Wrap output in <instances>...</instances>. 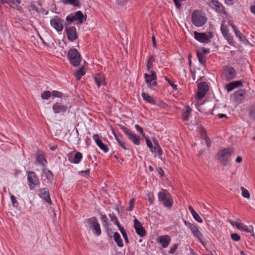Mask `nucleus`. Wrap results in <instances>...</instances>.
Masks as SVG:
<instances>
[{
    "instance_id": "obj_20",
    "label": "nucleus",
    "mask_w": 255,
    "mask_h": 255,
    "mask_svg": "<svg viewBox=\"0 0 255 255\" xmlns=\"http://www.w3.org/2000/svg\"><path fill=\"white\" fill-rule=\"evenodd\" d=\"M150 75L147 74H144V78L145 79V81L147 84L151 82L153 80H155L156 79V75L154 71L153 70L149 71Z\"/></svg>"
},
{
    "instance_id": "obj_11",
    "label": "nucleus",
    "mask_w": 255,
    "mask_h": 255,
    "mask_svg": "<svg viewBox=\"0 0 255 255\" xmlns=\"http://www.w3.org/2000/svg\"><path fill=\"white\" fill-rule=\"evenodd\" d=\"M133 222L134 227L136 234L141 237H144L145 235V231L141 224L136 219L134 220Z\"/></svg>"
},
{
    "instance_id": "obj_25",
    "label": "nucleus",
    "mask_w": 255,
    "mask_h": 255,
    "mask_svg": "<svg viewBox=\"0 0 255 255\" xmlns=\"http://www.w3.org/2000/svg\"><path fill=\"white\" fill-rule=\"evenodd\" d=\"M153 141L154 145V147H153V152H157L159 155H161L162 154L161 148L158 144L157 141L154 138Z\"/></svg>"
},
{
    "instance_id": "obj_36",
    "label": "nucleus",
    "mask_w": 255,
    "mask_h": 255,
    "mask_svg": "<svg viewBox=\"0 0 255 255\" xmlns=\"http://www.w3.org/2000/svg\"><path fill=\"white\" fill-rule=\"evenodd\" d=\"M224 38L228 41L229 44H232L233 43V37L231 34L228 32L224 35H223Z\"/></svg>"
},
{
    "instance_id": "obj_12",
    "label": "nucleus",
    "mask_w": 255,
    "mask_h": 255,
    "mask_svg": "<svg viewBox=\"0 0 255 255\" xmlns=\"http://www.w3.org/2000/svg\"><path fill=\"white\" fill-rule=\"evenodd\" d=\"M66 32L68 39L71 41H73L78 37L76 33V29L74 26L66 28Z\"/></svg>"
},
{
    "instance_id": "obj_47",
    "label": "nucleus",
    "mask_w": 255,
    "mask_h": 255,
    "mask_svg": "<svg viewBox=\"0 0 255 255\" xmlns=\"http://www.w3.org/2000/svg\"><path fill=\"white\" fill-rule=\"evenodd\" d=\"M135 129L139 132L142 136L145 137V134L143 132L142 128L138 125H135L134 126Z\"/></svg>"
},
{
    "instance_id": "obj_4",
    "label": "nucleus",
    "mask_w": 255,
    "mask_h": 255,
    "mask_svg": "<svg viewBox=\"0 0 255 255\" xmlns=\"http://www.w3.org/2000/svg\"><path fill=\"white\" fill-rule=\"evenodd\" d=\"M159 200L163 202V205L166 207H171L172 202L170 199V194L165 190H162L158 194Z\"/></svg>"
},
{
    "instance_id": "obj_33",
    "label": "nucleus",
    "mask_w": 255,
    "mask_h": 255,
    "mask_svg": "<svg viewBox=\"0 0 255 255\" xmlns=\"http://www.w3.org/2000/svg\"><path fill=\"white\" fill-rule=\"evenodd\" d=\"M63 1L64 3L71 4L75 6L79 5V0H63Z\"/></svg>"
},
{
    "instance_id": "obj_57",
    "label": "nucleus",
    "mask_w": 255,
    "mask_h": 255,
    "mask_svg": "<svg viewBox=\"0 0 255 255\" xmlns=\"http://www.w3.org/2000/svg\"><path fill=\"white\" fill-rule=\"evenodd\" d=\"M119 145L125 150H128L129 148L126 145V144L123 141H119Z\"/></svg>"
},
{
    "instance_id": "obj_52",
    "label": "nucleus",
    "mask_w": 255,
    "mask_h": 255,
    "mask_svg": "<svg viewBox=\"0 0 255 255\" xmlns=\"http://www.w3.org/2000/svg\"><path fill=\"white\" fill-rule=\"evenodd\" d=\"M250 117L253 119H255V107H252L250 111Z\"/></svg>"
},
{
    "instance_id": "obj_56",
    "label": "nucleus",
    "mask_w": 255,
    "mask_h": 255,
    "mask_svg": "<svg viewBox=\"0 0 255 255\" xmlns=\"http://www.w3.org/2000/svg\"><path fill=\"white\" fill-rule=\"evenodd\" d=\"M87 18V14L85 12V14H84L83 12H81V23H82L83 22H84L86 20Z\"/></svg>"
},
{
    "instance_id": "obj_13",
    "label": "nucleus",
    "mask_w": 255,
    "mask_h": 255,
    "mask_svg": "<svg viewBox=\"0 0 255 255\" xmlns=\"http://www.w3.org/2000/svg\"><path fill=\"white\" fill-rule=\"evenodd\" d=\"M93 138L95 140V142L96 143L97 145L101 150H102L105 153L108 152V147L103 142L102 140L100 138L98 134H94Z\"/></svg>"
},
{
    "instance_id": "obj_37",
    "label": "nucleus",
    "mask_w": 255,
    "mask_h": 255,
    "mask_svg": "<svg viewBox=\"0 0 255 255\" xmlns=\"http://www.w3.org/2000/svg\"><path fill=\"white\" fill-rule=\"evenodd\" d=\"M245 94V93L244 91H240L237 92L235 94V96L237 99L241 100L243 98Z\"/></svg>"
},
{
    "instance_id": "obj_7",
    "label": "nucleus",
    "mask_w": 255,
    "mask_h": 255,
    "mask_svg": "<svg viewBox=\"0 0 255 255\" xmlns=\"http://www.w3.org/2000/svg\"><path fill=\"white\" fill-rule=\"evenodd\" d=\"M230 223L233 226L236 227L237 229L247 233H252L253 231V227L252 226L250 227L251 228V229H250L247 225L243 224L239 219H237L236 221L230 220Z\"/></svg>"
},
{
    "instance_id": "obj_61",
    "label": "nucleus",
    "mask_w": 255,
    "mask_h": 255,
    "mask_svg": "<svg viewBox=\"0 0 255 255\" xmlns=\"http://www.w3.org/2000/svg\"><path fill=\"white\" fill-rule=\"evenodd\" d=\"M117 226H118V227L119 230L120 231L122 235H123L124 233L125 234L126 233L125 232L124 229L121 226L120 223L119 224H118Z\"/></svg>"
},
{
    "instance_id": "obj_39",
    "label": "nucleus",
    "mask_w": 255,
    "mask_h": 255,
    "mask_svg": "<svg viewBox=\"0 0 255 255\" xmlns=\"http://www.w3.org/2000/svg\"><path fill=\"white\" fill-rule=\"evenodd\" d=\"M235 35L241 41H244L246 39L245 37L244 36L243 33H242L239 30L236 31Z\"/></svg>"
},
{
    "instance_id": "obj_6",
    "label": "nucleus",
    "mask_w": 255,
    "mask_h": 255,
    "mask_svg": "<svg viewBox=\"0 0 255 255\" xmlns=\"http://www.w3.org/2000/svg\"><path fill=\"white\" fill-rule=\"evenodd\" d=\"M27 180L29 182V187L30 189H33L36 186L40 184V181L34 172H27Z\"/></svg>"
},
{
    "instance_id": "obj_51",
    "label": "nucleus",
    "mask_w": 255,
    "mask_h": 255,
    "mask_svg": "<svg viewBox=\"0 0 255 255\" xmlns=\"http://www.w3.org/2000/svg\"><path fill=\"white\" fill-rule=\"evenodd\" d=\"M178 248L177 244H174L173 247L171 248L170 251H169V253L171 254H173L175 253L177 249Z\"/></svg>"
},
{
    "instance_id": "obj_8",
    "label": "nucleus",
    "mask_w": 255,
    "mask_h": 255,
    "mask_svg": "<svg viewBox=\"0 0 255 255\" xmlns=\"http://www.w3.org/2000/svg\"><path fill=\"white\" fill-rule=\"evenodd\" d=\"M194 35L195 39L202 43H207L213 37L211 32L199 33L195 31L194 32Z\"/></svg>"
},
{
    "instance_id": "obj_16",
    "label": "nucleus",
    "mask_w": 255,
    "mask_h": 255,
    "mask_svg": "<svg viewBox=\"0 0 255 255\" xmlns=\"http://www.w3.org/2000/svg\"><path fill=\"white\" fill-rule=\"evenodd\" d=\"M68 158L70 162L77 164L80 162V152H71L68 154Z\"/></svg>"
},
{
    "instance_id": "obj_18",
    "label": "nucleus",
    "mask_w": 255,
    "mask_h": 255,
    "mask_svg": "<svg viewBox=\"0 0 255 255\" xmlns=\"http://www.w3.org/2000/svg\"><path fill=\"white\" fill-rule=\"evenodd\" d=\"M40 197L49 205L51 204V200L49 196V190L47 188L40 190Z\"/></svg>"
},
{
    "instance_id": "obj_28",
    "label": "nucleus",
    "mask_w": 255,
    "mask_h": 255,
    "mask_svg": "<svg viewBox=\"0 0 255 255\" xmlns=\"http://www.w3.org/2000/svg\"><path fill=\"white\" fill-rule=\"evenodd\" d=\"M213 5L216 7V11L219 12H221L224 10V7L219 2L218 0L212 2Z\"/></svg>"
},
{
    "instance_id": "obj_46",
    "label": "nucleus",
    "mask_w": 255,
    "mask_h": 255,
    "mask_svg": "<svg viewBox=\"0 0 255 255\" xmlns=\"http://www.w3.org/2000/svg\"><path fill=\"white\" fill-rule=\"evenodd\" d=\"M110 217L111 219V221L112 222H114L115 224L117 225L118 224H119L118 220L116 216L112 215L111 214H110Z\"/></svg>"
},
{
    "instance_id": "obj_38",
    "label": "nucleus",
    "mask_w": 255,
    "mask_h": 255,
    "mask_svg": "<svg viewBox=\"0 0 255 255\" xmlns=\"http://www.w3.org/2000/svg\"><path fill=\"white\" fill-rule=\"evenodd\" d=\"M51 96V92L49 91H46L41 94V97L42 99L47 100Z\"/></svg>"
},
{
    "instance_id": "obj_29",
    "label": "nucleus",
    "mask_w": 255,
    "mask_h": 255,
    "mask_svg": "<svg viewBox=\"0 0 255 255\" xmlns=\"http://www.w3.org/2000/svg\"><path fill=\"white\" fill-rule=\"evenodd\" d=\"M43 171L44 173L46 178L50 181L53 179V175L51 171L45 168L43 169Z\"/></svg>"
},
{
    "instance_id": "obj_59",
    "label": "nucleus",
    "mask_w": 255,
    "mask_h": 255,
    "mask_svg": "<svg viewBox=\"0 0 255 255\" xmlns=\"http://www.w3.org/2000/svg\"><path fill=\"white\" fill-rule=\"evenodd\" d=\"M12 204L13 206H15V203H17L15 197L13 195L10 196Z\"/></svg>"
},
{
    "instance_id": "obj_5",
    "label": "nucleus",
    "mask_w": 255,
    "mask_h": 255,
    "mask_svg": "<svg viewBox=\"0 0 255 255\" xmlns=\"http://www.w3.org/2000/svg\"><path fill=\"white\" fill-rule=\"evenodd\" d=\"M87 222L89 226V228L96 234L97 236H99L101 234V230L98 220L95 217H92L88 219Z\"/></svg>"
},
{
    "instance_id": "obj_27",
    "label": "nucleus",
    "mask_w": 255,
    "mask_h": 255,
    "mask_svg": "<svg viewBox=\"0 0 255 255\" xmlns=\"http://www.w3.org/2000/svg\"><path fill=\"white\" fill-rule=\"evenodd\" d=\"M201 133L202 136H203L204 139L205 140L206 144L208 147H210L211 144V141L208 136L206 134V131L202 129L201 131Z\"/></svg>"
},
{
    "instance_id": "obj_2",
    "label": "nucleus",
    "mask_w": 255,
    "mask_h": 255,
    "mask_svg": "<svg viewBox=\"0 0 255 255\" xmlns=\"http://www.w3.org/2000/svg\"><path fill=\"white\" fill-rule=\"evenodd\" d=\"M67 57L73 66L77 67L80 65V53L76 49H70L68 52Z\"/></svg>"
},
{
    "instance_id": "obj_58",
    "label": "nucleus",
    "mask_w": 255,
    "mask_h": 255,
    "mask_svg": "<svg viewBox=\"0 0 255 255\" xmlns=\"http://www.w3.org/2000/svg\"><path fill=\"white\" fill-rule=\"evenodd\" d=\"M234 88L232 82L227 85V90L228 92L232 91Z\"/></svg>"
},
{
    "instance_id": "obj_15",
    "label": "nucleus",
    "mask_w": 255,
    "mask_h": 255,
    "mask_svg": "<svg viewBox=\"0 0 255 255\" xmlns=\"http://www.w3.org/2000/svg\"><path fill=\"white\" fill-rule=\"evenodd\" d=\"M225 79L229 81L236 77V71L234 68L228 67L225 69Z\"/></svg>"
},
{
    "instance_id": "obj_41",
    "label": "nucleus",
    "mask_w": 255,
    "mask_h": 255,
    "mask_svg": "<svg viewBox=\"0 0 255 255\" xmlns=\"http://www.w3.org/2000/svg\"><path fill=\"white\" fill-rule=\"evenodd\" d=\"M194 219L198 222L200 223H202L203 222V220L198 213L196 212L193 213V214L192 215Z\"/></svg>"
},
{
    "instance_id": "obj_62",
    "label": "nucleus",
    "mask_w": 255,
    "mask_h": 255,
    "mask_svg": "<svg viewBox=\"0 0 255 255\" xmlns=\"http://www.w3.org/2000/svg\"><path fill=\"white\" fill-rule=\"evenodd\" d=\"M117 226H118V227L119 230L120 231L122 235H123L124 233L125 234L126 233L125 232L124 229L121 226L120 223L119 224H118Z\"/></svg>"
},
{
    "instance_id": "obj_60",
    "label": "nucleus",
    "mask_w": 255,
    "mask_h": 255,
    "mask_svg": "<svg viewBox=\"0 0 255 255\" xmlns=\"http://www.w3.org/2000/svg\"><path fill=\"white\" fill-rule=\"evenodd\" d=\"M90 168H87L86 169L84 170H81V174H85L86 175H89V172H90Z\"/></svg>"
},
{
    "instance_id": "obj_54",
    "label": "nucleus",
    "mask_w": 255,
    "mask_h": 255,
    "mask_svg": "<svg viewBox=\"0 0 255 255\" xmlns=\"http://www.w3.org/2000/svg\"><path fill=\"white\" fill-rule=\"evenodd\" d=\"M133 205H134V199H132L129 201V207L127 209V210L131 211L133 209Z\"/></svg>"
},
{
    "instance_id": "obj_24",
    "label": "nucleus",
    "mask_w": 255,
    "mask_h": 255,
    "mask_svg": "<svg viewBox=\"0 0 255 255\" xmlns=\"http://www.w3.org/2000/svg\"><path fill=\"white\" fill-rule=\"evenodd\" d=\"M141 96H142L143 99L144 100H145L146 101H147V102H148L152 105L155 104V103L154 102L153 98L151 96H150L148 94L145 93L143 92L142 93Z\"/></svg>"
},
{
    "instance_id": "obj_17",
    "label": "nucleus",
    "mask_w": 255,
    "mask_h": 255,
    "mask_svg": "<svg viewBox=\"0 0 255 255\" xmlns=\"http://www.w3.org/2000/svg\"><path fill=\"white\" fill-rule=\"evenodd\" d=\"M67 107L60 103H56L53 106V110L55 114H63L67 111Z\"/></svg>"
},
{
    "instance_id": "obj_10",
    "label": "nucleus",
    "mask_w": 255,
    "mask_h": 255,
    "mask_svg": "<svg viewBox=\"0 0 255 255\" xmlns=\"http://www.w3.org/2000/svg\"><path fill=\"white\" fill-rule=\"evenodd\" d=\"M51 25L57 31H61L63 29V23L58 16H55L50 20Z\"/></svg>"
},
{
    "instance_id": "obj_21",
    "label": "nucleus",
    "mask_w": 255,
    "mask_h": 255,
    "mask_svg": "<svg viewBox=\"0 0 255 255\" xmlns=\"http://www.w3.org/2000/svg\"><path fill=\"white\" fill-rule=\"evenodd\" d=\"M96 83L98 87L105 84V78L102 74H99L94 77Z\"/></svg>"
},
{
    "instance_id": "obj_64",
    "label": "nucleus",
    "mask_w": 255,
    "mask_h": 255,
    "mask_svg": "<svg viewBox=\"0 0 255 255\" xmlns=\"http://www.w3.org/2000/svg\"><path fill=\"white\" fill-rule=\"evenodd\" d=\"M182 116H183V118L184 120L187 121L189 118V114H186V113L183 112L182 114Z\"/></svg>"
},
{
    "instance_id": "obj_14",
    "label": "nucleus",
    "mask_w": 255,
    "mask_h": 255,
    "mask_svg": "<svg viewBox=\"0 0 255 255\" xmlns=\"http://www.w3.org/2000/svg\"><path fill=\"white\" fill-rule=\"evenodd\" d=\"M66 21L68 24H70L75 21L80 23V11H77L68 15L66 17Z\"/></svg>"
},
{
    "instance_id": "obj_55",
    "label": "nucleus",
    "mask_w": 255,
    "mask_h": 255,
    "mask_svg": "<svg viewBox=\"0 0 255 255\" xmlns=\"http://www.w3.org/2000/svg\"><path fill=\"white\" fill-rule=\"evenodd\" d=\"M228 23H229V25H230L232 27L233 30H234L235 33H236V31L239 30L238 28L233 24V23L232 21L229 20L228 21Z\"/></svg>"
},
{
    "instance_id": "obj_40",
    "label": "nucleus",
    "mask_w": 255,
    "mask_h": 255,
    "mask_svg": "<svg viewBox=\"0 0 255 255\" xmlns=\"http://www.w3.org/2000/svg\"><path fill=\"white\" fill-rule=\"evenodd\" d=\"M188 226L193 234L198 230L197 226L190 223H188Z\"/></svg>"
},
{
    "instance_id": "obj_49",
    "label": "nucleus",
    "mask_w": 255,
    "mask_h": 255,
    "mask_svg": "<svg viewBox=\"0 0 255 255\" xmlns=\"http://www.w3.org/2000/svg\"><path fill=\"white\" fill-rule=\"evenodd\" d=\"M165 79L168 82L169 84L173 88V89H174V90H177V85H176L174 84L171 80H170L169 79H167L166 77H165Z\"/></svg>"
},
{
    "instance_id": "obj_23",
    "label": "nucleus",
    "mask_w": 255,
    "mask_h": 255,
    "mask_svg": "<svg viewBox=\"0 0 255 255\" xmlns=\"http://www.w3.org/2000/svg\"><path fill=\"white\" fill-rule=\"evenodd\" d=\"M114 239L119 247L122 248L124 246L123 241L121 239L120 234L118 232L114 233Z\"/></svg>"
},
{
    "instance_id": "obj_26",
    "label": "nucleus",
    "mask_w": 255,
    "mask_h": 255,
    "mask_svg": "<svg viewBox=\"0 0 255 255\" xmlns=\"http://www.w3.org/2000/svg\"><path fill=\"white\" fill-rule=\"evenodd\" d=\"M0 3H6L12 7L16 5V3H20L19 0H1Z\"/></svg>"
},
{
    "instance_id": "obj_34",
    "label": "nucleus",
    "mask_w": 255,
    "mask_h": 255,
    "mask_svg": "<svg viewBox=\"0 0 255 255\" xmlns=\"http://www.w3.org/2000/svg\"><path fill=\"white\" fill-rule=\"evenodd\" d=\"M242 191V195L246 198L249 199L250 197V194L249 191L245 189L244 187H242L241 188Z\"/></svg>"
},
{
    "instance_id": "obj_3",
    "label": "nucleus",
    "mask_w": 255,
    "mask_h": 255,
    "mask_svg": "<svg viewBox=\"0 0 255 255\" xmlns=\"http://www.w3.org/2000/svg\"><path fill=\"white\" fill-rule=\"evenodd\" d=\"M233 150L231 148H224L218 152V160L224 166L228 162V159L231 156Z\"/></svg>"
},
{
    "instance_id": "obj_48",
    "label": "nucleus",
    "mask_w": 255,
    "mask_h": 255,
    "mask_svg": "<svg viewBox=\"0 0 255 255\" xmlns=\"http://www.w3.org/2000/svg\"><path fill=\"white\" fill-rule=\"evenodd\" d=\"M121 128L125 132V133L128 135L130 132H131V130L128 129L125 126H120Z\"/></svg>"
},
{
    "instance_id": "obj_31",
    "label": "nucleus",
    "mask_w": 255,
    "mask_h": 255,
    "mask_svg": "<svg viewBox=\"0 0 255 255\" xmlns=\"http://www.w3.org/2000/svg\"><path fill=\"white\" fill-rule=\"evenodd\" d=\"M36 159L37 161L43 166H45L47 163L45 158L41 155H37L36 156Z\"/></svg>"
},
{
    "instance_id": "obj_43",
    "label": "nucleus",
    "mask_w": 255,
    "mask_h": 255,
    "mask_svg": "<svg viewBox=\"0 0 255 255\" xmlns=\"http://www.w3.org/2000/svg\"><path fill=\"white\" fill-rule=\"evenodd\" d=\"M51 95L53 97L57 98H61L62 97V93L57 91H53L51 93Z\"/></svg>"
},
{
    "instance_id": "obj_63",
    "label": "nucleus",
    "mask_w": 255,
    "mask_h": 255,
    "mask_svg": "<svg viewBox=\"0 0 255 255\" xmlns=\"http://www.w3.org/2000/svg\"><path fill=\"white\" fill-rule=\"evenodd\" d=\"M185 111L184 112V113H186V114H190L192 110L190 108V107L189 106H186L185 108Z\"/></svg>"
},
{
    "instance_id": "obj_22",
    "label": "nucleus",
    "mask_w": 255,
    "mask_h": 255,
    "mask_svg": "<svg viewBox=\"0 0 255 255\" xmlns=\"http://www.w3.org/2000/svg\"><path fill=\"white\" fill-rule=\"evenodd\" d=\"M128 139L132 141L135 144L139 145L140 144L139 137L132 131L128 135Z\"/></svg>"
},
{
    "instance_id": "obj_35",
    "label": "nucleus",
    "mask_w": 255,
    "mask_h": 255,
    "mask_svg": "<svg viewBox=\"0 0 255 255\" xmlns=\"http://www.w3.org/2000/svg\"><path fill=\"white\" fill-rule=\"evenodd\" d=\"M193 234L195 238H196L202 244H203V242L202 241V238L203 236L199 230L196 231V232H195Z\"/></svg>"
},
{
    "instance_id": "obj_30",
    "label": "nucleus",
    "mask_w": 255,
    "mask_h": 255,
    "mask_svg": "<svg viewBox=\"0 0 255 255\" xmlns=\"http://www.w3.org/2000/svg\"><path fill=\"white\" fill-rule=\"evenodd\" d=\"M197 55L200 63L204 64L206 62V58L204 54L201 52L197 51Z\"/></svg>"
},
{
    "instance_id": "obj_9",
    "label": "nucleus",
    "mask_w": 255,
    "mask_h": 255,
    "mask_svg": "<svg viewBox=\"0 0 255 255\" xmlns=\"http://www.w3.org/2000/svg\"><path fill=\"white\" fill-rule=\"evenodd\" d=\"M198 91L197 93V97L198 99H202L208 90V85L206 82H201L198 84Z\"/></svg>"
},
{
    "instance_id": "obj_44",
    "label": "nucleus",
    "mask_w": 255,
    "mask_h": 255,
    "mask_svg": "<svg viewBox=\"0 0 255 255\" xmlns=\"http://www.w3.org/2000/svg\"><path fill=\"white\" fill-rule=\"evenodd\" d=\"M221 30L223 35H224L229 32V30L227 26L226 25H224L223 24H221Z\"/></svg>"
},
{
    "instance_id": "obj_32",
    "label": "nucleus",
    "mask_w": 255,
    "mask_h": 255,
    "mask_svg": "<svg viewBox=\"0 0 255 255\" xmlns=\"http://www.w3.org/2000/svg\"><path fill=\"white\" fill-rule=\"evenodd\" d=\"M88 63L85 60L83 61V65L81 66V77L86 74V70L88 66Z\"/></svg>"
},
{
    "instance_id": "obj_19",
    "label": "nucleus",
    "mask_w": 255,
    "mask_h": 255,
    "mask_svg": "<svg viewBox=\"0 0 255 255\" xmlns=\"http://www.w3.org/2000/svg\"><path fill=\"white\" fill-rule=\"evenodd\" d=\"M170 237L168 235L161 236L158 238V242L162 245L163 248H166L170 242Z\"/></svg>"
},
{
    "instance_id": "obj_45",
    "label": "nucleus",
    "mask_w": 255,
    "mask_h": 255,
    "mask_svg": "<svg viewBox=\"0 0 255 255\" xmlns=\"http://www.w3.org/2000/svg\"><path fill=\"white\" fill-rule=\"evenodd\" d=\"M231 237L232 240H234V241L237 242L240 241L241 239L240 236L237 233L232 234L231 235Z\"/></svg>"
},
{
    "instance_id": "obj_53",
    "label": "nucleus",
    "mask_w": 255,
    "mask_h": 255,
    "mask_svg": "<svg viewBox=\"0 0 255 255\" xmlns=\"http://www.w3.org/2000/svg\"><path fill=\"white\" fill-rule=\"evenodd\" d=\"M232 83L235 88L239 87L241 85H242V83L240 81H234Z\"/></svg>"
},
{
    "instance_id": "obj_50",
    "label": "nucleus",
    "mask_w": 255,
    "mask_h": 255,
    "mask_svg": "<svg viewBox=\"0 0 255 255\" xmlns=\"http://www.w3.org/2000/svg\"><path fill=\"white\" fill-rule=\"evenodd\" d=\"M148 196V200L150 204H152L153 203L154 201V196L151 193H149L147 194Z\"/></svg>"
},
{
    "instance_id": "obj_1",
    "label": "nucleus",
    "mask_w": 255,
    "mask_h": 255,
    "mask_svg": "<svg viewBox=\"0 0 255 255\" xmlns=\"http://www.w3.org/2000/svg\"><path fill=\"white\" fill-rule=\"evenodd\" d=\"M207 21V18L205 14L202 11L196 10L192 14V22L197 27H201L204 25Z\"/></svg>"
},
{
    "instance_id": "obj_42",
    "label": "nucleus",
    "mask_w": 255,
    "mask_h": 255,
    "mask_svg": "<svg viewBox=\"0 0 255 255\" xmlns=\"http://www.w3.org/2000/svg\"><path fill=\"white\" fill-rule=\"evenodd\" d=\"M144 137L145 138L146 143L147 146L150 148L151 151L152 152H153V145H152V143L151 141L149 139H148V138L146 137L145 136Z\"/></svg>"
}]
</instances>
